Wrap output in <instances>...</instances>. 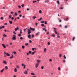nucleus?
Returning <instances> with one entry per match:
<instances>
[{"label":"nucleus","instance_id":"nucleus-1","mask_svg":"<svg viewBox=\"0 0 77 77\" xmlns=\"http://www.w3.org/2000/svg\"><path fill=\"white\" fill-rule=\"evenodd\" d=\"M12 39L13 40H16V35H13V38H12Z\"/></svg>","mask_w":77,"mask_h":77},{"label":"nucleus","instance_id":"nucleus-2","mask_svg":"<svg viewBox=\"0 0 77 77\" xmlns=\"http://www.w3.org/2000/svg\"><path fill=\"white\" fill-rule=\"evenodd\" d=\"M28 34H30L31 33H32V31L30 30V29H29L28 30Z\"/></svg>","mask_w":77,"mask_h":77},{"label":"nucleus","instance_id":"nucleus-3","mask_svg":"<svg viewBox=\"0 0 77 77\" xmlns=\"http://www.w3.org/2000/svg\"><path fill=\"white\" fill-rule=\"evenodd\" d=\"M29 29L32 30V31H35V28H33L31 27Z\"/></svg>","mask_w":77,"mask_h":77},{"label":"nucleus","instance_id":"nucleus-4","mask_svg":"<svg viewBox=\"0 0 77 77\" xmlns=\"http://www.w3.org/2000/svg\"><path fill=\"white\" fill-rule=\"evenodd\" d=\"M38 66H39V63H36L35 64V68H38Z\"/></svg>","mask_w":77,"mask_h":77},{"label":"nucleus","instance_id":"nucleus-5","mask_svg":"<svg viewBox=\"0 0 77 77\" xmlns=\"http://www.w3.org/2000/svg\"><path fill=\"white\" fill-rule=\"evenodd\" d=\"M16 68H17L18 69H20V65H16Z\"/></svg>","mask_w":77,"mask_h":77},{"label":"nucleus","instance_id":"nucleus-6","mask_svg":"<svg viewBox=\"0 0 77 77\" xmlns=\"http://www.w3.org/2000/svg\"><path fill=\"white\" fill-rule=\"evenodd\" d=\"M22 66H23V68L25 69L26 68V65H24V63H22Z\"/></svg>","mask_w":77,"mask_h":77},{"label":"nucleus","instance_id":"nucleus-7","mask_svg":"<svg viewBox=\"0 0 77 77\" xmlns=\"http://www.w3.org/2000/svg\"><path fill=\"white\" fill-rule=\"evenodd\" d=\"M24 74H28V72H27V71L25 70L24 72Z\"/></svg>","mask_w":77,"mask_h":77},{"label":"nucleus","instance_id":"nucleus-8","mask_svg":"<svg viewBox=\"0 0 77 77\" xmlns=\"http://www.w3.org/2000/svg\"><path fill=\"white\" fill-rule=\"evenodd\" d=\"M37 62L38 63H39L41 62V60H37Z\"/></svg>","mask_w":77,"mask_h":77},{"label":"nucleus","instance_id":"nucleus-9","mask_svg":"<svg viewBox=\"0 0 77 77\" xmlns=\"http://www.w3.org/2000/svg\"><path fill=\"white\" fill-rule=\"evenodd\" d=\"M19 29V28L18 27H17V28H15V29L14 30H15V31H17V30H18Z\"/></svg>","mask_w":77,"mask_h":77},{"label":"nucleus","instance_id":"nucleus-10","mask_svg":"<svg viewBox=\"0 0 77 77\" xmlns=\"http://www.w3.org/2000/svg\"><path fill=\"white\" fill-rule=\"evenodd\" d=\"M31 35H30V34H29V35H28V38H29V39H31Z\"/></svg>","mask_w":77,"mask_h":77},{"label":"nucleus","instance_id":"nucleus-11","mask_svg":"<svg viewBox=\"0 0 77 77\" xmlns=\"http://www.w3.org/2000/svg\"><path fill=\"white\" fill-rule=\"evenodd\" d=\"M2 46L4 47V48H6V47L5 46V44H2Z\"/></svg>","mask_w":77,"mask_h":77},{"label":"nucleus","instance_id":"nucleus-12","mask_svg":"<svg viewBox=\"0 0 77 77\" xmlns=\"http://www.w3.org/2000/svg\"><path fill=\"white\" fill-rule=\"evenodd\" d=\"M11 56H12L10 57V59H12V58L14 57V55H13V54H11Z\"/></svg>","mask_w":77,"mask_h":77},{"label":"nucleus","instance_id":"nucleus-13","mask_svg":"<svg viewBox=\"0 0 77 77\" xmlns=\"http://www.w3.org/2000/svg\"><path fill=\"white\" fill-rule=\"evenodd\" d=\"M3 63H5V64H7V62H6V61H3Z\"/></svg>","mask_w":77,"mask_h":77},{"label":"nucleus","instance_id":"nucleus-14","mask_svg":"<svg viewBox=\"0 0 77 77\" xmlns=\"http://www.w3.org/2000/svg\"><path fill=\"white\" fill-rule=\"evenodd\" d=\"M31 75H35V74L33 72H31Z\"/></svg>","mask_w":77,"mask_h":77},{"label":"nucleus","instance_id":"nucleus-15","mask_svg":"<svg viewBox=\"0 0 77 77\" xmlns=\"http://www.w3.org/2000/svg\"><path fill=\"white\" fill-rule=\"evenodd\" d=\"M14 72H17V68H15L14 69Z\"/></svg>","mask_w":77,"mask_h":77},{"label":"nucleus","instance_id":"nucleus-16","mask_svg":"<svg viewBox=\"0 0 77 77\" xmlns=\"http://www.w3.org/2000/svg\"><path fill=\"white\" fill-rule=\"evenodd\" d=\"M11 17H11V15H9L8 20H10V19L11 18Z\"/></svg>","mask_w":77,"mask_h":77},{"label":"nucleus","instance_id":"nucleus-17","mask_svg":"<svg viewBox=\"0 0 77 77\" xmlns=\"http://www.w3.org/2000/svg\"><path fill=\"white\" fill-rule=\"evenodd\" d=\"M4 70H5V69H2L1 70V72H3L4 71Z\"/></svg>","mask_w":77,"mask_h":77},{"label":"nucleus","instance_id":"nucleus-18","mask_svg":"<svg viewBox=\"0 0 77 77\" xmlns=\"http://www.w3.org/2000/svg\"><path fill=\"white\" fill-rule=\"evenodd\" d=\"M48 2H49V0H46L45 1V3H48Z\"/></svg>","mask_w":77,"mask_h":77},{"label":"nucleus","instance_id":"nucleus-19","mask_svg":"<svg viewBox=\"0 0 77 77\" xmlns=\"http://www.w3.org/2000/svg\"><path fill=\"white\" fill-rule=\"evenodd\" d=\"M7 56H10V54H8V53H6V55Z\"/></svg>","mask_w":77,"mask_h":77},{"label":"nucleus","instance_id":"nucleus-20","mask_svg":"<svg viewBox=\"0 0 77 77\" xmlns=\"http://www.w3.org/2000/svg\"><path fill=\"white\" fill-rule=\"evenodd\" d=\"M46 50H47V48H44V52H46Z\"/></svg>","mask_w":77,"mask_h":77},{"label":"nucleus","instance_id":"nucleus-21","mask_svg":"<svg viewBox=\"0 0 77 77\" xmlns=\"http://www.w3.org/2000/svg\"><path fill=\"white\" fill-rule=\"evenodd\" d=\"M36 53V51H34V52H33L32 53V55H33V54H34V53Z\"/></svg>","mask_w":77,"mask_h":77},{"label":"nucleus","instance_id":"nucleus-22","mask_svg":"<svg viewBox=\"0 0 77 77\" xmlns=\"http://www.w3.org/2000/svg\"><path fill=\"white\" fill-rule=\"evenodd\" d=\"M5 68L6 69H8V66H6L5 67Z\"/></svg>","mask_w":77,"mask_h":77},{"label":"nucleus","instance_id":"nucleus-23","mask_svg":"<svg viewBox=\"0 0 77 77\" xmlns=\"http://www.w3.org/2000/svg\"><path fill=\"white\" fill-rule=\"evenodd\" d=\"M9 23L10 24H12V21H9Z\"/></svg>","mask_w":77,"mask_h":77},{"label":"nucleus","instance_id":"nucleus-24","mask_svg":"<svg viewBox=\"0 0 77 77\" xmlns=\"http://www.w3.org/2000/svg\"><path fill=\"white\" fill-rule=\"evenodd\" d=\"M57 3L58 4V5H59L60 4V2H59V1H57Z\"/></svg>","mask_w":77,"mask_h":77},{"label":"nucleus","instance_id":"nucleus-25","mask_svg":"<svg viewBox=\"0 0 77 77\" xmlns=\"http://www.w3.org/2000/svg\"><path fill=\"white\" fill-rule=\"evenodd\" d=\"M32 18H33V19H35V18H36V17L35 16H33Z\"/></svg>","mask_w":77,"mask_h":77},{"label":"nucleus","instance_id":"nucleus-26","mask_svg":"<svg viewBox=\"0 0 77 77\" xmlns=\"http://www.w3.org/2000/svg\"><path fill=\"white\" fill-rule=\"evenodd\" d=\"M3 36L4 37H6V36H7V35L5 34H4L3 35Z\"/></svg>","mask_w":77,"mask_h":77},{"label":"nucleus","instance_id":"nucleus-27","mask_svg":"<svg viewBox=\"0 0 77 77\" xmlns=\"http://www.w3.org/2000/svg\"><path fill=\"white\" fill-rule=\"evenodd\" d=\"M42 18L41 17V18H40V19H39L38 20V21H41V20H42Z\"/></svg>","mask_w":77,"mask_h":77},{"label":"nucleus","instance_id":"nucleus-28","mask_svg":"<svg viewBox=\"0 0 77 77\" xmlns=\"http://www.w3.org/2000/svg\"><path fill=\"white\" fill-rule=\"evenodd\" d=\"M75 37H73L72 39V41H74V39H75Z\"/></svg>","mask_w":77,"mask_h":77},{"label":"nucleus","instance_id":"nucleus-29","mask_svg":"<svg viewBox=\"0 0 77 77\" xmlns=\"http://www.w3.org/2000/svg\"><path fill=\"white\" fill-rule=\"evenodd\" d=\"M54 32H55V34H57V31L55 30V31H54Z\"/></svg>","mask_w":77,"mask_h":77},{"label":"nucleus","instance_id":"nucleus-30","mask_svg":"<svg viewBox=\"0 0 77 77\" xmlns=\"http://www.w3.org/2000/svg\"><path fill=\"white\" fill-rule=\"evenodd\" d=\"M39 12L40 13V14H41V13H42V11L41 10H39Z\"/></svg>","mask_w":77,"mask_h":77},{"label":"nucleus","instance_id":"nucleus-31","mask_svg":"<svg viewBox=\"0 0 77 77\" xmlns=\"http://www.w3.org/2000/svg\"><path fill=\"white\" fill-rule=\"evenodd\" d=\"M52 36H53V37H55V35H54V34H53L52 35Z\"/></svg>","mask_w":77,"mask_h":77},{"label":"nucleus","instance_id":"nucleus-32","mask_svg":"<svg viewBox=\"0 0 77 77\" xmlns=\"http://www.w3.org/2000/svg\"><path fill=\"white\" fill-rule=\"evenodd\" d=\"M25 47V46H23L22 47V48H23V49H24V48Z\"/></svg>","mask_w":77,"mask_h":77},{"label":"nucleus","instance_id":"nucleus-33","mask_svg":"<svg viewBox=\"0 0 77 77\" xmlns=\"http://www.w3.org/2000/svg\"><path fill=\"white\" fill-rule=\"evenodd\" d=\"M15 15H18V14H17V12H15Z\"/></svg>","mask_w":77,"mask_h":77},{"label":"nucleus","instance_id":"nucleus-34","mask_svg":"<svg viewBox=\"0 0 77 77\" xmlns=\"http://www.w3.org/2000/svg\"><path fill=\"white\" fill-rule=\"evenodd\" d=\"M39 32H38L36 34V35H38V34H39Z\"/></svg>","mask_w":77,"mask_h":77},{"label":"nucleus","instance_id":"nucleus-35","mask_svg":"<svg viewBox=\"0 0 77 77\" xmlns=\"http://www.w3.org/2000/svg\"><path fill=\"white\" fill-rule=\"evenodd\" d=\"M20 34H21V33H22V30H20Z\"/></svg>","mask_w":77,"mask_h":77},{"label":"nucleus","instance_id":"nucleus-36","mask_svg":"<svg viewBox=\"0 0 77 77\" xmlns=\"http://www.w3.org/2000/svg\"><path fill=\"white\" fill-rule=\"evenodd\" d=\"M32 2L33 3H36V2H37V1H33Z\"/></svg>","mask_w":77,"mask_h":77},{"label":"nucleus","instance_id":"nucleus-37","mask_svg":"<svg viewBox=\"0 0 77 77\" xmlns=\"http://www.w3.org/2000/svg\"><path fill=\"white\" fill-rule=\"evenodd\" d=\"M13 53H14V54H17V53H16V52H13Z\"/></svg>","mask_w":77,"mask_h":77},{"label":"nucleus","instance_id":"nucleus-38","mask_svg":"<svg viewBox=\"0 0 77 77\" xmlns=\"http://www.w3.org/2000/svg\"><path fill=\"white\" fill-rule=\"evenodd\" d=\"M63 57L64 58V59H66V56H65V55H64L63 56Z\"/></svg>","mask_w":77,"mask_h":77},{"label":"nucleus","instance_id":"nucleus-39","mask_svg":"<svg viewBox=\"0 0 77 77\" xmlns=\"http://www.w3.org/2000/svg\"><path fill=\"white\" fill-rule=\"evenodd\" d=\"M24 4H22L21 5V6L22 7H24Z\"/></svg>","mask_w":77,"mask_h":77},{"label":"nucleus","instance_id":"nucleus-40","mask_svg":"<svg viewBox=\"0 0 77 77\" xmlns=\"http://www.w3.org/2000/svg\"><path fill=\"white\" fill-rule=\"evenodd\" d=\"M18 8H21V6H20V5H19L18 6Z\"/></svg>","mask_w":77,"mask_h":77},{"label":"nucleus","instance_id":"nucleus-41","mask_svg":"<svg viewBox=\"0 0 77 77\" xmlns=\"http://www.w3.org/2000/svg\"><path fill=\"white\" fill-rule=\"evenodd\" d=\"M11 14H12V15H13V14H13L14 13V12L11 11Z\"/></svg>","mask_w":77,"mask_h":77},{"label":"nucleus","instance_id":"nucleus-42","mask_svg":"<svg viewBox=\"0 0 77 77\" xmlns=\"http://www.w3.org/2000/svg\"><path fill=\"white\" fill-rule=\"evenodd\" d=\"M29 54H31V53H32V52H31V51H29Z\"/></svg>","mask_w":77,"mask_h":77},{"label":"nucleus","instance_id":"nucleus-43","mask_svg":"<svg viewBox=\"0 0 77 77\" xmlns=\"http://www.w3.org/2000/svg\"><path fill=\"white\" fill-rule=\"evenodd\" d=\"M18 36L19 37H20L21 36V35L20 34H19L18 35Z\"/></svg>","mask_w":77,"mask_h":77},{"label":"nucleus","instance_id":"nucleus-44","mask_svg":"<svg viewBox=\"0 0 77 77\" xmlns=\"http://www.w3.org/2000/svg\"><path fill=\"white\" fill-rule=\"evenodd\" d=\"M45 22L44 21H42L41 22V23H44Z\"/></svg>","mask_w":77,"mask_h":77},{"label":"nucleus","instance_id":"nucleus-45","mask_svg":"<svg viewBox=\"0 0 77 77\" xmlns=\"http://www.w3.org/2000/svg\"><path fill=\"white\" fill-rule=\"evenodd\" d=\"M59 57H62V54H60L59 55Z\"/></svg>","mask_w":77,"mask_h":77},{"label":"nucleus","instance_id":"nucleus-46","mask_svg":"<svg viewBox=\"0 0 77 77\" xmlns=\"http://www.w3.org/2000/svg\"><path fill=\"white\" fill-rule=\"evenodd\" d=\"M65 27L66 29V28H67V27H68V26H67L66 25L65 26Z\"/></svg>","mask_w":77,"mask_h":77},{"label":"nucleus","instance_id":"nucleus-47","mask_svg":"<svg viewBox=\"0 0 77 77\" xmlns=\"http://www.w3.org/2000/svg\"><path fill=\"white\" fill-rule=\"evenodd\" d=\"M3 19H4L3 17H1V20H3Z\"/></svg>","mask_w":77,"mask_h":77},{"label":"nucleus","instance_id":"nucleus-48","mask_svg":"<svg viewBox=\"0 0 77 77\" xmlns=\"http://www.w3.org/2000/svg\"><path fill=\"white\" fill-rule=\"evenodd\" d=\"M20 39L22 40L23 39V37H20Z\"/></svg>","mask_w":77,"mask_h":77},{"label":"nucleus","instance_id":"nucleus-49","mask_svg":"<svg viewBox=\"0 0 77 77\" xmlns=\"http://www.w3.org/2000/svg\"><path fill=\"white\" fill-rule=\"evenodd\" d=\"M29 43H32V41L31 40H29Z\"/></svg>","mask_w":77,"mask_h":77},{"label":"nucleus","instance_id":"nucleus-50","mask_svg":"<svg viewBox=\"0 0 77 77\" xmlns=\"http://www.w3.org/2000/svg\"><path fill=\"white\" fill-rule=\"evenodd\" d=\"M41 26H44V24H42Z\"/></svg>","mask_w":77,"mask_h":77},{"label":"nucleus","instance_id":"nucleus-51","mask_svg":"<svg viewBox=\"0 0 77 77\" xmlns=\"http://www.w3.org/2000/svg\"><path fill=\"white\" fill-rule=\"evenodd\" d=\"M47 21H45V24H47Z\"/></svg>","mask_w":77,"mask_h":77},{"label":"nucleus","instance_id":"nucleus-52","mask_svg":"<svg viewBox=\"0 0 77 77\" xmlns=\"http://www.w3.org/2000/svg\"><path fill=\"white\" fill-rule=\"evenodd\" d=\"M41 68V69H44V66H42Z\"/></svg>","mask_w":77,"mask_h":77},{"label":"nucleus","instance_id":"nucleus-53","mask_svg":"<svg viewBox=\"0 0 77 77\" xmlns=\"http://www.w3.org/2000/svg\"><path fill=\"white\" fill-rule=\"evenodd\" d=\"M25 45H29V44H28V43H26L25 44Z\"/></svg>","mask_w":77,"mask_h":77},{"label":"nucleus","instance_id":"nucleus-54","mask_svg":"<svg viewBox=\"0 0 77 77\" xmlns=\"http://www.w3.org/2000/svg\"><path fill=\"white\" fill-rule=\"evenodd\" d=\"M19 17H22V15H21V14H20V15H19Z\"/></svg>","mask_w":77,"mask_h":77},{"label":"nucleus","instance_id":"nucleus-55","mask_svg":"<svg viewBox=\"0 0 77 77\" xmlns=\"http://www.w3.org/2000/svg\"><path fill=\"white\" fill-rule=\"evenodd\" d=\"M13 33H14V34H17V33H15V31H14L13 32Z\"/></svg>","mask_w":77,"mask_h":77},{"label":"nucleus","instance_id":"nucleus-56","mask_svg":"<svg viewBox=\"0 0 77 77\" xmlns=\"http://www.w3.org/2000/svg\"><path fill=\"white\" fill-rule=\"evenodd\" d=\"M48 45H50V42H48Z\"/></svg>","mask_w":77,"mask_h":77},{"label":"nucleus","instance_id":"nucleus-57","mask_svg":"<svg viewBox=\"0 0 77 77\" xmlns=\"http://www.w3.org/2000/svg\"><path fill=\"white\" fill-rule=\"evenodd\" d=\"M34 50H35V48H32V51H34Z\"/></svg>","mask_w":77,"mask_h":77},{"label":"nucleus","instance_id":"nucleus-58","mask_svg":"<svg viewBox=\"0 0 77 77\" xmlns=\"http://www.w3.org/2000/svg\"><path fill=\"white\" fill-rule=\"evenodd\" d=\"M60 9H63V7H61L60 8Z\"/></svg>","mask_w":77,"mask_h":77},{"label":"nucleus","instance_id":"nucleus-59","mask_svg":"<svg viewBox=\"0 0 77 77\" xmlns=\"http://www.w3.org/2000/svg\"><path fill=\"white\" fill-rule=\"evenodd\" d=\"M58 70H60V67L58 68Z\"/></svg>","mask_w":77,"mask_h":77},{"label":"nucleus","instance_id":"nucleus-60","mask_svg":"<svg viewBox=\"0 0 77 77\" xmlns=\"http://www.w3.org/2000/svg\"><path fill=\"white\" fill-rule=\"evenodd\" d=\"M38 23H35V25H36V26H38Z\"/></svg>","mask_w":77,"mask_h":77},{"label":"nucleus","instance_id":"nucleus-61","mask_svg":"<svg viewBox=\"0 0 77 77\" xmlns=\"http://www.w3.org/2000/svg\"><path fill=\"white\" fill-rule=\"evenodd\" d=\"M32 38H33V37H34V35H32Z\"/></svg>","mask_w":77,"mask_h":77},{"label":"nucleus","instance_id":"nucleus-62","mask_svg":"<svg viewBox=\"0 0 77 77\" xmlns=\"http://www.w3.org/2000/svg\"><path fill=\"white\" fill-rule=\"evenodd\" d=\"M6 54V53L5 52H4V54L5 55Z\"/></svg>","mask_w":77,"mask_h":77},{"label":"nucleus","instance_id":"nucleus-63","mask_svg":"<svg viewBox=\"0 0 77 77\" xmlns=\"http://www.w3.org/2000/svg\"><path fill=\"white\" fill-rule=\"evenodd\" d=\"M54 30H56V28H54Z\"/></svg>","mask_w":77,"mask_h":77},{"label":"nucleus","instance_id":"nucleus-64","mask_svg":"<svg viewBox=\"0 0 77 77\" xmlns=\"http://www.w3.org/2000/svg\"><path fill=\"white\" fill-rule=\"evenodd\" d=\"M7 23H5L4 24V25H7Z\"/></svg>","mask_w":77,"mask_h":77}]
</instances>
